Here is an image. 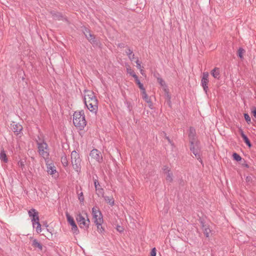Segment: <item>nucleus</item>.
<instances>
[{"label":"nucleus","instance_id":"f257e3e1","mask_svg":"<svg viewBox=\"0 0 256 256\" xmlns=\"http://www.w3.org/2000/svg\"><path fill=\"white\" fill-rule=\"evenodd\" d=\"M39 140L40 138H38ZM36 143L38 146V152L39 154L44 158L46 162H49V148L48 144L44 141V140H36Z\"/></svg>","mask_w":256,"mask_h":256},{"label":"nucleus","instance_id":"f03ea898","mask_svg":"<svg viewBox=\"0 0 256 256\" xmlns=\"http://www.w3.org/2000/svg\"><path fill=\"white\" fill-rule=\"evenodd\" d=\"M73 123L76 127L80 130H82L86 126V120L84 112L82 110L76 112L73 115Z\"/></svg>","mask_w":256,"mask_h":256},{"label":"nucleus","instance_id":"7ed1b4c3","mask_svg":"<svg viewBox=\"0 0 256 256\" xmlns=\"http://www.w3.org/2000/svg\"><path fill=\"white\" fill-rule=\"evenodd\" d=\"M82 160L80 154L76 150H73L71 153V162L73 168L79 174L81 170Z\"/></svg>","mask_w":256,"mask_h":256},{"label":"nucleus","instance_id":"20e7f679","mask_svg":"<svg viewBox=\"0 0 256 256\" xmlns=\"http://www.w3.org/2000/svg\"><path fill=\"white\" fill-rule=\"evenodd\" d=\"M76 219L80 228L84 230H88L90 224V220L88 218L86 220L80 213H78L76 214Z\"/></svg>","mask_w":256,"mask_h":256},{"label":"nucleus","instance_id":"39448f33","mask_svg":"<svg viewBox=\"0 0 256 256\" xmlns=\"http://www.w3.org/2000/svg\"><path fill=\"white\" fill-rule=\"evenodd\" d=\"M200 142H197L190 144V149L198 160L202 164V160L200 154Z\"/></svg>","mask_w":256,"mask_h":256},{"label":"nucleus","instance_id":"423d86ee","mask_svg":"<svg viewBox=\"0 0 256 256\" xmlns=\"http://www.w3.org/2000/svg\"><path fill=\"white\" fill-rule=\"evenodd\" d=\"M198 220L200 224L201 228L203 230L204 236L206 238L209 237V235L211 233L212 231L210 228L209 225L206 223L204 218L200 217Z\"/></svg>","mask_w":256,"mask_h":256},{"label":"nucleus","instance_id":"0eeeda50","mask_svg":"<svg viewBox=\"0 0 256 256\" xmlns=\"http://www.w3.org/2000/svg\"><path fill=\"white\" fill-rule=\"evenodd\" d=\"M92 212L95 224H97L99 222H103L102 215L98 208H96L94 207L92 208Z\"/></svg>","mask_w":256,"mask_h":256},{"label":"nucleus","instance_id":"6e6552de","mask_svg":"<svg viewBox=\"0 0 256 256\" xmlns=\"http://www.w3.org/2000/svg\"><path fill=\"white\" fill-rule=\"evenodd\" d=\"M66 215L68 222L72 227V230L74 234H78L79 232V230L74 218L68 212H66Z\"/></svg>","mask_w":256,"mask_h":256},{"label":"nucleus","instance_id":"1a4fd4ad","mask_svg":"<svg viewBox=\"0 0 256 256\" xmlns=\"http://www.w3.org/2000/svg\"><path fill=\"white\" fill-rule=\"evenodd\" d=\"M84 92H87V94L84 96V98L85 104H86L88 102H92V100L98 101V100L93 92L85 90Z\"/></svg>","mask_w":256,"mask_h":256},{"label":"nucleus","instance_id":"9d476101","mask_svg":"<svg viewBox=\"0 0 256 256\" xmlns=\"http://www.w3.org/2000/svg\"><path fill=\"white\" fill-rule=\"evenodd\" d=\"M188 136L190 144L200 142L196 138V130L194 128L190 127Z\"/></svg>","mask_w":256,"mask_h":256},{"label":"nucleus","instance_id":"9b49d317","mask_svg":"<svg viewBox=\"0 0 256 256\" xmlns=\"http://www.w3.org/2000/svg\"><path fill=\"white\" fill-rule=\"evenodd\" d=\"M29 216L31 218L32 224L40 220L38 212L34 208H32L28 211Z\"/></svg>","mask_w":256,"mask_h":256},{"label":"nucleus","instance_id":"f8f14e48","mask_svg":"<svg viewBox=\"0 0 256 256\" xmlns=\"http://www.w3.org/2000/svg\"><path fill=\"white\" fill-rule=\"evenodd\" d=\"M90 156L92 158L95 159L98 162H101L102 160V157L100 152L96 149L92 150L90 152Z\"/></svg>","mask_w":256,"mask_h":256},{"label":"nucleus","instance_id":"ddd939ff","mask_svg":"<svg viewBox=\"0 0 256 256\" xmlns=\"http://www.w3.org/2000/svg\"><path fill=\"white\" fill-rule=\"evenodd\" d=\"M98 101L92 100L85 105L90 112L96 114L98 109Z\"/></svg>","mask_w":256,"mask_h":256},{"label":"nucleus","instance_id":"4468645a","mask_svg":"<svg viewBox=\"0 0 256 256\" xmlns=\"http://www.w3.org/2000/svg\"><path fill=\"white\" fill-rule=\"evenodd\" d=\"M50 14L54 20H56L68 21L67 18L64 17L60 12H50Z\"/></svg>","mask_w":256,"mask_h":256},{"label":"nucleus","instance_id":"2eb2a0df","mask_svg":"<svg viewBox=\"0 0 256 256\" xmlns=\"http://www.w3.org/2000/svg\"><path fill=\"white\" fill-rule=\"evenodd\" d=\"M142 97L143 100H145V102L148 104L149 107L150 108H151V106H152V102L150 98L148 97V96L146 94V90L142 91Z\"/></svg>","mask_w":256,"mask_h":256},{"label":"nucleus","instance_id":"dca6fc26","mask_svg":"<svg viewBox=\"0 0 256 256\" xmlns=\"http://www.w3.org/2000/svg\"><path fill=\"white\" fill-rule=\"evenodd\" d=\"M88 36L90 38H88L87 40L94 46H98L100 44V42L96 40L94 35L92 34H90Z\"/></svg>","mask_w":256,"mask_h":256},{"label":"nucleus","instance_id":"f3484780","mask_svg":"<svg viewBox=\"0 0 256 256\" xmlns=\"http://www.w3.org/2000/svg\"><path fill=\"white\" fill-rule=\"evenodd\" d=\"M211 74L212 76L218 80L220 79V72L219 68H215L211 71Z\"/></svg>","mask_w":256,"mask_h":256},{"label":"nucleus","instance_id":"a211bd4d","mask_svg":"<svg viewBox=\"0 0 256 256\" xmlns=\"http://www.w3.org/2000/svg\"><path fill=\"white\" fill-rule=\"evenodd\" d=\"M32 245L34 248H38L40 250H42V244L38 242L36 239L33 240Z\"/></svg>","mask_w":256,"mask_h":256},{"label":"nucleus","instance_id":"6ab92c4d","mask_svg":"<svg viewBox=\"0 0 256 256\" xmlns=\"http://www.w3.org/2000/svg\"><path fill=\"white\" fill-rule=\"evenodd\" d=\"M209 82V80H201V86L203 88V89L205 92L207 94L208 91V84Z\"/></svg>","mask_w":256,"mask_h":256},{"label":"nucleus","instance_id":"aec40b11","mask_svg":"<svg viewBox=\"0 0 256 256\" xmlns=\"http://www.w3.org/2000/svg\"><path fill=\"white\" fill-rule=\"evenodd\" d=\"M48 162H46L47 165V172L49 174H54L56 172L55 167L52 166L50 164H48Z\"/></svg>","mask_w":256,"mask_h":256},{"label":"nucleus","instance_id":"412c9836","mask_svg":"<svg viewBox=\"0 0 256 256\" xmlns=\"http://www.w3.org/2000/svg\"><path fill=\"white\" fill-rule=\"evenodd\" d=\"M34 228H36V231L38 234L42 232V226L40 222V220L32 224Z\"/></svg>","mask_w":256,"mask_h":256},{"label":"nucleus","instance_id":"4be33fe9","mask_svg":"<svg viewBox=\"0 0 256 256\" xmlns=\"http://www.w3.org/2000/svg\"><path fill=\"white\" fill-rule=\"evenodd\" d=\"M126 54L128 55V58L130 60H133L134 58V54H133L132 50L130 48V47H128L127 50L126 51Z\"/></svg>","mask_w":256,"mask_h":256},{"label":"nucleus","instance_id":"5701e85b","mask_svg":"<svg viewBox=\"0 0 256 256\" xmlns=\"http://www.w3.org/2000/svg\"><path fill=\"white\" fill-rule=\"evenodd\" d=\"M0 159L5 162H6L8 160L6 154L4 150H2L0 153Z\"/></svg>","mask_w":256,"mask_h":256},{"label":"nucleus","instance_id":"b1692460","mask_svg":"<svg viewBox=\"0 0 256 256\" xmlns=\"http://www.w3.org/2000/svg\"><path fill=\"white\" fill-rule=\"evenodd\" d=\"M164 90L165 92L166 97V99L168 100V104L169 105H170L171 104V101H170L171 97L168 92V88H164Z\"/></svg>","mask_w":256,"mask_h":256},{"label":"nucleus","instance_id":"393cba45","mask_svg":"<svg viewBox=\"0 0 256 256\" xmlns=\"http://www.w3.org/2000/svg\"><path fill=\"white\" fill-rule=\"evenodd\" d=\"M103 198L106 202L108 203L111 206H113L114 205V200L112 198H110L108 196H104Z\"/></svg>","mask_w":256,"mask_h":256},{"label":"nucleus","instance_id":"a878e982","mask_svg":"<svg viewBox=\"0 0 256 256\" xmlns=\"http://www.w3.org/2000/svg\"><path fill=\"white\" fill-rule=\"evenodd\" d=\"M96 193L98 197L102 196L104 197V190L101 188H98L96 189Z\"/></svg>","mask_w":256,"mask_h":256},{"label":"nucleus","instance_id":"bb28decb","mask_svg":"<svg viewBox=\"0 0 256 256\" xmlns=\"http://www.w3.org/2000/svg\"><path fill=\"white\" fill-rule=\"evenodd\" d=\"M61 162L63 166L66 167L68 166V160L65 154L61 157Z\"/></svg>","mask_w":256,"mask_h":256},{"label":"nucleus","instance_id":"cd10ccee","mask_svg":"<svg viewBox=\"0 0 256 256\" xmlns=\"http://www.w3.org/2000/svg\"><path fill=\"white\" fill-rule=\"evenodd\" d=\"M158 82L159 83V84L163 87L164 88H168V86L166 84L164 80L162 78H157Z\"/></svg>","mask_w":256,"mask_h":256},{"label":"nucleus","instance_id":"c85d7f7f","mask_svg":"<svg viewBox=\"0 0 256 256\" xmlns=\"http://www.w3.org/2000/svg\"><path fill=\"white\" fill-rule=\"evenodd\" d=\"M134 80H135L136 84L138 85L140 90L142 91L144 90H145V88H144L142 84L140 82V80L138 79V76H137L136 78H135Z\"/></svg>","mask_w":256,"mask_h":256},{"label":"nucleus","instance_id":"c756f323","mask_svg":"<svg viewBox=\"0 0 256 256\" xmlns=\"http://www.w3.org/2000/svg\"><path fill=\"white\" fill-rule=\"evenodd\" d=\"M102 222H99L96 224L97 226V230L99 233L103 234L104 232V228L102 227Z\"/></svg>","mask_w":256,"mask_h":256},{"label":"nucleus","instance_id":"7c9ffc66","mask_svg":"<svg viewBox=\"0 0 256 256\" xmlns=\"http://www.w3.org/2000/svg\"><path fill=\"white\" fill-rule=\"evenodd\" d=\"M82 32L86 38H90V37L88 36L91 34V32L90 30L88 28L84 27L82 30Z\"/></svg>","mask_w":256,"mask_h":256},{"label":"nucleus","instance_id":"2f4dec72","mask_svg":"<svg viewBox=\"0 0 256 256\" xmlns=\"http://www.w3.org/2000/svg\"><path fill=\"white\" fill-rule=\"evenodd\" d=\"M13 130L14 132H16L17 134H18V132H20L22 130V127L20 125L18 126V124H16L14 126Z\"/></svg>","mask_w":256,"mask_h":256},{"label":"nucleus","instance_id":"473e14b6","mask_svg":"<svg viewBox=\"0 0 256 256\" xmlns=\"http://www.w3.org/2000/svg\"><path fill=\"white\" fill-rule=\"evenodd\" d=\"M245 50L242 48H240L238 51V56L241 59L243 58V54H244Z\"/></svg>","mask_w":256,"mask_h":256},{"label":"nucleus","instance_id":"72a5a7b5","mask_svg":"<svg viewBox=\"0 0 256 256\" xmlns=\"http://www.w3.org/2000/svg\"><path fill=\"white\" fill-rule=\"evenodd\" d=\"M232 157L234 160H236V162H239L242 160L241 156L236 152H234L232 154Z\"/></svg>","mask_w":256,"mask_h":256},{"label":"nucleus","instance_id":"f704fd0d","mask_svg":"<svg viewBox=\"0 0 256 256\" xmlns=\"http://www.w3.org/2000/svg\"><path fill=\"white\" fill-rule=\"evenodd\" d=\"M127 72L132 76L134 78H136L138 76L136 74L135 72L131 68H127Z\"/></svg>","mask_w":256,"mask_h":256},{"label":"nucleus","instance_id":"c9c22d12","mask_svg":"<svg viewBox=\"0 0 256 256\" xmlns=\"http://www.w3.org/2000/svg\"><path fill=\"white\" fill-rule=\"evenodd\" d=\"M162 169L164 175H166V176H170V174L169 173L170 169L168 167L166 166H164Z\"/></svg>","mask_w":256,"mask_h":256},{"label":"nucleus","instance_id":"e433bc0d","mask_svg":"<svg viewBox=\"0 0 256 256\" xmlns=\"http://www.w3.org/2000/svg\"><path fill=\"white\" fill-rule=\"evenodd\" d=\"M243 140H244V142L249 147V148H251L252 146V144L250 142V140H249L248 138V136H246L245 138H243Z\"/></svg>","mask_w":256,"mask_h":256},{"label":"nucleus","instance_id":"4c0bfd02","mask_svg":"<svg viewBox=\"0 0 256 256\" xmlns=\"http://www.w3.org/2000/svg\"><path fill=\"white\" fill-rule=\"evenodd\" d=\"M78 193V198L79 200L80 201V202H84V195H83V192H80V194L78 192H77Z\"/></svg>","mask_w":256,"mask_h":256},{"label":"nucleus","instance_id":"58836bf2","mask_svg":"<svg viewBox=\"0 0 256 256\" xmlns=\"http://www.w3.org/2000/svg\"><path fill=\"white\" fill-rule=\"evenodd\" d=\"M244 119L245 120H246V122L249 124L251 122V119H250V117L249 115L248 114H244Z\"/></svg>","mask_w":256,"mask_h":256},{"label":"nucleus","instance_id":"ea45409f","mask_svg":"<svg viewBox=\"0 0 256 256\" xmlns=\"http://www.w3.org/2000/svg\"><path fill=\"white\" fill-rule=\"evenodd\" d=\"M160 134H165V138L168 141V142L171 144H173L172 143V141L170 140V138L166 136V134L165 132H162L161 133H160Z\"/></svg>","mask_w":256,"mask_h":256},{"label":"nucleus","instance_id":"a19ab883","mask_svg":"<svg viewBox=\"0 0 256 256\" xmlns=\"http://www.w3.org/2000/svg\"><path fill=\"white\" fill-rule=\"evenodd\" d=\"M160 134H165V138L168 141V142L171 144H173L172 143V141L170 140V138L166 136V134L165 132H162L161 133H160Z\"/></svg>","mask_w":256,"mask_h":256},{"label":"nucleus","instance_id":"79ce46f5","mask_svg":"<svg viewBox=\"0 0 256 256\" xmlns=\"http://www.w3.org/2000/svg\"><path fill=\"white\" fill-rule=\"evenodd\" d=\"M208 72H204L202 74V80H208Z\"/></svg>","mask_w":256,"mask_h":256},{"label":"nucleus","instance_id":"37998d69","mask_svg":"<svg viewBox=\"0 0 256 256\" xmlns=\"http://www.w3.org/2000/svg\"><path fill=\"white\" fill-rule=\"evenodd\" d=\"M156 251L155 248H152L150 252V256H156Z\"/></svg>","mask_w":256,"mask_h":256},{"label":"nucleus","instance_id":"c03bdc74","mask_svg":"<svg viewBox=\"0 0 256 256\" xmlns=\"http://www.w3.org/2000/svg\"><path fill=\"white\" fill-rule=\"evenodd\" d=\"M116 229L118 232H122L124 230L122 226L118 225L116 226Z\"/></svg>","mask_w":256,"mask_h":256},{"label":"nucleus","instance_id":"a18cd8bd","mask_svg":"<svg viewBox=\"0 0 256 256\" xmlns=\"http://www.w3.org/2000/svg\"><path fill=\"white\" fill-rule=\"evenodd\" d=\"M252 113L253 114L254 116L256 118V108L255 106L252 108Z\"/></svg>","mask_w":256,"mask_h":256},{"label":"nucleus","instance_id":"49530a36","mask_svg":"<svg viewBox=\"0 0 256 256\" xmlns=\"http://www.w3.org/2000/svg\"><path fill=\"white\" fill-rule=\"evenodd\" d=\"M239 132L242 138L246 136L244 134V132L242 128L239 129Z\"/></svg>","mask_w":256,"mask_h":256},{"label":"nucleus","instance_id":"de8ad7c7","mask_svg":"<svg viewBox=\"0 0 256 256\" xmlns=\"http://www.w3.org/2000/svg\"><path fill=\"white\" fill-rule=\"evenodd\" d=\"M239 132L242 138L246 136L244 134V132L242 128L239 129Z\"/></svg>","mask_w":256,"mask_h":256},{"label":"nucleus","instance_id":"09e8293b","mask_svg":"<svg viewBox=\"0 0 256 256\" xmlns=\"http://www.w3.org/2000/svg\"><path fill=\"white\" fill-rule=\"evenodd\" d=\"M136 67L138 69H140L142 68L140 62L139 61L138 59L136 62Z\"/></svg>","mask_w":256,"mask_h":256},{"label":"nucleus","instance_id":"8fccbe9b","mask_svg":"<svg viewBox=\"0 0 256 256\" xmlns=\"http://www.w3.org/2000/svg\"><path fill=\"white\" fill-rule=\"evenodd\" d=\"M94 186H95L96 189V188H98V186H100V184H99L98 180H96V179L94 180Z\"/></svg>","mask_w":256,"mask_h":256},{"label":"nucleus","instance_id":"3c124183","mask_svg":"<svg viewBox=\"0 0 256 256\" xmlns=\"http://www.w3.org/2000/svg\"><path fill=\"white\" fill-rule=\"evenodd\" d=\"M118 46L120 48H124V44L123 43H120L118 44Z\"/></svg>","mask_w":256,"mask_h":256},{"label":"nucleus","instance_id":"603ef678","mask_svg":"<svg viewBox=\"0 0 256 256\" xmlns=\"http://www.w3.org/2000/svg\"><path fill=\"white\" fill-rule=\"evenodd\" d=\"M18 164L20 166H24V162H18Z\"/></svg>","mask_w":256,"mask_h":256},{"label":"nucleus","instance_id":"864d4df0","mask_svg":"<svg viewBox=\"0 0 256 256\" xmlns=\"http://www.w3.org/2000/svg\"><path fill=\"white\" fill-rule=\"evenodd\" d=\"M167 180H168V182H172V177H168Z\"/></svg>","mask_w":256,"mask_h":256},{"label":"nucleus","instance_id":"5fc2aeb1","mask_svg":"<svg viewBox=\"0 0 256 256\" xmlns=\"http://www.w3.org/2000/svg\"><path fill=\"white\" fill-rule=\"evenodd\" d=\"M251 177H246V180L247 182H250Z\"/></svg>","mask_w":256,"mask_h":256},{"label":"nucleus","instance_id":"6e6d98bb","mask_svg":"<svg viewBox=\"0 0 256 256\" xmlns=\"http://www.w3.org/2000/svg\"><path fill=\"white\" fill-rule=\"evenodd\" d=\"M140 74L142 75H143L144 74V71L142 69V68L140 69Z\"/></svg>","mask_w":256,"mask_h":256},{"label":"nucleus","instance_id":"4d7b16f0","mask_svg":"<svg viewBox=\"0 0 256 256\" xmlns=\"http://www.w3.org/2000/svg\"><path fill=\"white\" fill-rule=\"evenodd\" d=\"M124 176H127L128 174H129V172L128 171L124 172Z\"/></svg>","mask_w":256,"mask_h":256},{"label":"nucleus","instance_id":"13d9d810","mask_svg":"<svg viewBox=\"0 0 256 256\" xmlns=\"http://www.w3.org/2000/svg\"><path fill=\"white\" fill-rule=\"evenodd\" d=\"M46 230L50 234V236H51V238H52V232H50V230L48 228L46 229Z\"/></svg>","mask_w":256,"mask_h":256},{"label":"nucleus","instance_id":"bf43d9fd","mask_svg":"<svg viewBox=\"0 0 256 256\" xmlns=\"http://www.w3.org/2000/svg\"><path fill=\"white\" fill-rule=\"evenodd\" d=\"M162 136H165V134H161Z\"/></svg>","mask_w":256,"mask_h":256},{"label":"nucleus","instance_id":"052dcab7","mask_svg":"<svg viewBox=\"0 0 256 256\" xmlns=\"http://www.w3.org/2000/svg\"><path fill=\"white\" fill-rule=\"evenodd\" d=\"M44 226H46V227H48V225H46V224H44Z\"/></svg>","mask_w":256,"mask_h":256},{"label":"nucleus","instance_id":"680f3d73","mask_svg":"<svg viewBox=\"0 0 256 256\" xmlns=\"http://www.w3.org/2000/svg\"><path fill=\"white\" fill-rule=\"evenodd\" d=\"M44 226H46V227H48V225H46V224H44Z\"/></svg>","mask_w":256,"mask_h":256}]
</instances>
